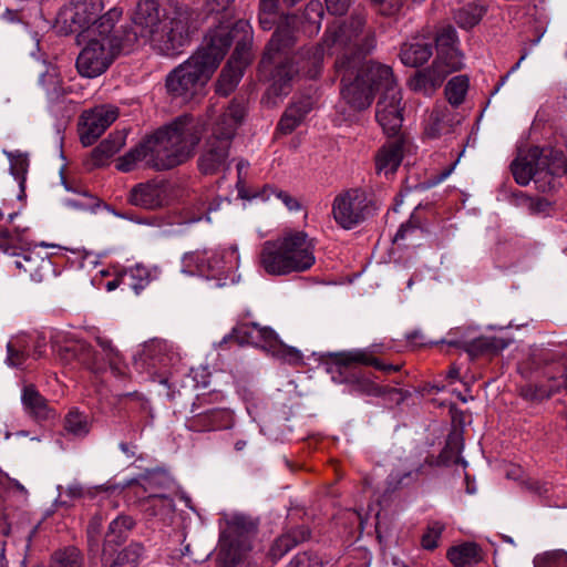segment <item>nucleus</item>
<instances>
[{
  "label": "nucleus",
  "mask_w": 567,
  "mask_h": 567,
  "mask_svg": "<svg viewBox=\"0 0 567 567\" xmlns=\"http://www.w3.org/2000/svg\"><path fill=\"white\" fill-rule=\"evenodd\" d=\"M125 279L128 280L127 285L136 292L140 293L151 282L150 271L143 266H136L125 274Z\"/></svg>",
  "instance_id": "obj_44"
},
{
  "label": "nucleus",
  "mask_w": 567,
  "mask_h": 567,
  "mask_svg": "<svg viewBox=\"0 0 567 567\" xmlns=\"http://www.w3.org/2000/svg\"><path fill=\"white\" fill-rule=\"evenodd\" d=\"M59 248L44 241L31 247L25 237V230L7 229L0 227V251L13 258L12 266L16 275L23 276L32 281L41 282L51 270L49 255H43L38 248Z\"/></svg>",
  "instance_id": "obj_9"
},
{
  "label": "nucleus",
  "mask_w": 567,
  "mask_h": 567,
  "mask_svg": "<svg viewBox=\"0 0 567 567\" xmlns=\"http://www.w3.org/2000/svg\"><path fill=\"white\" fill-rule=\"evenodd\" d=\"M32 341V337L31 336H28V334H18L16 337H13L7 344V350H11V351H17V350H21V351H25L28 352V349L30 347V343Z\"/></svg>",
  "instance_id": "obj_54"
},
{
  "label": "nucleus",
  "mask_w": 567,
  "mask_h": 567,
  "mask_svg": "<svg viewBox=\"0 0 567 567\" xmlns=\"http://www.w3.org/2000/svg\"><path fill=\"white\" fill-rule=\"evenodd\" d=\"M313 101L310 96H305L298 101L291 103L285 113H290L292 118H296L299 123L306 117V115L312 110Z\"/></svg>",
  "instance_id": "obj_50"
},
{
  "label": "nucleus",
  "mask_w": 567,
  "mask_h": 567,
  "mask_svg": "<svg viewBox=\"0 0 567 567\" xmlns=\"http://www.w3.org/2000/svg\"><path fill=\"white\" fill-rule=\"evenodd\" d=\"M445 525L439 520L429 522L426 529L421 538V546L426 550H433L439 546Z\"/></svg>",
  "instance_id": "obj_43"
},
{
  "label": "nucleus",
  "mask_w": 567,
  "mask_h": 567,
  "mask_svg": "<svg viewBox=\"0 0 567 567\" xmlns=\"http://www.w3.org/2000/svg\"><path fill=\"white\" fill-rule=\"evenodd\" d=\"M245 115L243 104L231 102L212 125L204 150L198 158L199 171L214 175L229 167V148L238 125Z\"/></svg>",
  "instance_id": "obj_8"
},
{
  "label": "nucleus",
  "mask_w": 567,
  "mask_h": 567,
  "mask_svg": "<svg viewBox=\"0 0 567 567\" xmlns=\"http://www.w3.org/2000/svg\"><path fill=\"white\" fill-rule=\"evenodd\" d=\"M309 537L307 528L300 527L282 534L272 544L269 555L272 559H280L290 549Z\"/></svg>",
  "instance_id": "obj_31"
},
{
  "label": "nucleus",
  "mask_w": 567,
  "mask_h": 567,
  "mask_svg": "<svg viewBox=\"0 0 567 567\" xmlns=\"http://www.w3.org/2000/svg\"><path fill=\"white\" fill-rule=\"evenodd\" d=\"M144 551L142 544L132 543L118 554L116 561L112 566L134 567L143 557Z\"/></svg>",
  "instance_id": "obj_42"
},
{
  "label": "nucleus",
  "mask_w": 567,
  "mask_h": 567,
  "mask_svg": "<svg viewBox=\"0 0 567 567\" xmlns=\"http://www.w3.org/2000/svg\"><path fill=\"white\" fill-rule=\"evenodd\" d=\"M404 138L395 137L384 144L375 154V171L385 176L393 174L403 158Z\"/></svg>",
  "instance_id": "obj_23"
},
{
  "label": "nucleus",
  "mask_w": 567,
  "mask_h": 567,
  "mask_svg": "<svg viewBox=\"0 0 567 567\" xmlns=\"http://www.w3.org/2000/svg\"><path fill=\"white\" fill-rule=\"evenodd\" d=\"M435 68L439 69L443 76L446 79L453 72L462 70L464 66L463 54L458 49H452L447 51H439L433 61Z\"/></svg>",
  "instance_id": "obj_33"
},
{
  "label": "nucleus",
  "mask_w": 567,
  "mask_h": 567,
  "mask_svg": "<svg viewBox=\"0 0 567 567\" xmlns=\"http://www.w3.org/2000/svg\"><path fill=\"white\" fill-rule=\"evenodd\" d=\"M457 122L452 111L445 105L435 106L424 121V136L436 140L454 132Z\"/></svg>",
  "instance_id": "obj_22"
},
{
  "label": "nucleus",
  "mask_w": 567,
  "mask_h": 567,
  "mask_svg": "<svg viewBox=\"0 0 567 567\" xmlns=\"http://www.w3.org/2000/svg\"><path fill=\"white\" fill-rule=\"evenodd\" d=\"M316 240L306 231L288 230L262 244L258 262L270 276L305 272L316 264Z\"/></svg>",
  "instance_id": "obj_6"
},
{
  "label": "nucleus",
  "mask_w": 567,
  "mask_h": 567,
  "mask_svg": "<svg viewBox=\"0 0 567 567\" xmlns=\"http://www.w3.org/2000/svg\"><path fill=\"white\" fill-rule=\"evenodd\" d=\"M118 110L113 105H100L85 111L80 131L81 143L84 146L92 145L104 131L117 118Z\"/></svg>",
  "instance_id": "obj_17"
},
{
  "label": "nucleus",
  "mask_w": 567,
  "mask_h": 567,
  "mask_svg": "<svg viewBox=\"0 0 567 567\" xmlns=\"http://www.w3.org/2000/svg\"><path fill=\"white\" fill-rule=\"evenodd\" d=\"M192 412L194 415L188 420L187 426L195 432L226 429L231 422V414L226 409H212L196 413L194 405Z\"/></svg>",
  "instance_id": "obj_21"
},
{
  "label": "nucleus",
  "mask_w": 567,
  "mask_h": 567,
  "mask_svg": "<svg viewBox=\"0 0 567 567\" xmlns=\"http://www.w3.org/2000/svg\"><path fill=\"white\" fill-rule=\"evenodd\" d=\"M7 351H8L7 362L11 367L18 368V367L22 365L28 357V352H25V351H21V350H17V351L7 350Z\"/></svg>",
  "instance_id": "obj_57"
},
{
  "label": "nucleus",
  "mask_w": 567,
  "mask_h": 567,
  "mask_svg": "<svg viewBox=\"0 0 567 567\" xmlns=\"http://www.w3.org/2000/svg\"><path fill=\"white\" fill-rule=\"evenodd\" d=\"M127 200L143 209H157L166 202L165 185L157 181L140 183L130 190Z\"/></svg>",
  "instance_id": "obj_20"
},
{
  "label": "nucleus",
  "mask_w": 567,
  "mask_h": 567,
  "mask_svg": "<svg viewBox=\"0 0 567 567\" xmlns=\"http://www.w3.org/2000/svg\"><path fill=\"white\" fill-rule=\"evenodd\" d=\"M3 153L10 161V169L13 175L19 177L27 172V158H24L21 154L16 155L8 151H3Z\"/></svg>",
  "instance_id": "obj_53"
},
{
  "label": "nucleus",
  "mask_w": 567,
  "mask_h": 567,
  "mask_svg": "<svg viewBox=\"0 0 567 567\" xmlns=\"http://www.w3.org/2000/svg\"><path fill=\"white\" fill-rule=\"evenodd\" d=\"M443 342L451 347L462 348L472 357H476L492 349H495L494 339L487 337H478L464 340L446 339Z\"/></svg>",
  "instance_id": "obj_35"
},
{
  "label": "nucleus",
  "mask_w": 567,
  "mask_h": 567,
  "mask_svg": "<svg viewBox=\"0 0 567 567\" xmlns=\"http://www.w3.org/2000/svg\"><path fill=\"white\" fill-rule=\"evenodd\" d=\"M238 261L239 255L236 246L208 251V277H216L225 270L236 267Z\"/></svg>",
  "instance_id": "obj_29"
},
{
  "label": "nucleus",
  "mask_w": 567,
  "mask_h": 567,
  "mask_svg": "<svg viewBox=\"0 0 567 567\" xmlns=\"http://www.w3.org/2000/svg\"><path fill=\"white\" fill-rule=\"evenodd\" d=\"M203 127L199 118L189 114L181 115L120 157L116 168L131 172L141 163L156 171L174 168L193 156Z\"/></svg>",
  "instance_id": "obj_2"
},
{
  "label": "nucleus",
  "mask_w": 567,
  "mask_h": 567,
  "mask_svg": "<svg viewBox=\"0 0 567 567\" xmlns=\"http://www.w3.org/2000/svg\"><path fill=\"white\" fill-rule=\"evenodd\" d=\"M259 9L262 14H275L277 9V0H260Z\"/></svg>",
  "instance_id": "obj_62"
},
{
  "label": "nucleus",
  "mask_w": 567,
  "mask_h": 567,
  "mask_svg": "<svg viewBox=\"0 0 567 567\" xmlns=\"http://www.w3.org/2000/svg\"><path fill=\"white\" fill-rule=\"evenodd\" d=\"M381 349L379 346L373 344L371 349L364 350H352L348 352H342L337 354L336 362L343 369L344 371L351 368L354 364H363V365H372L377 370L384 372L385 374H390L393 372H398L401 370V364L393 363H383L381 362L375 354L380 353Z\"/></svg>",
  "instance_id": "obj_19"
},
{
  "label": "nucleus",
  "mask_w": 567,
  "mask_h": 567,
  "mask_svg": "<svg viewBox=\"0 0 567 567\" xmlns=\"http://www.w3.org/2000/svg\"><path fill=\"white\" fill-rule=\"evenodd\" d=\"M454 567H468L482 559L481 549L475 543H464L451 547L446 553Z\"/></svg>",
  "instance_id": "obj_30"
},
{
  "label": "nucleus",
  "mask_w": 567,
  "mask_h": 567,
  "mask_svg": "<svg viewBox=\"0 0 567 567\" xmlns=\"http://www.w3.org/2000/svg\"><path fill=\"white\" fill-rule=\"evenodd\" d=\"M102 39H92L76 59V69L85 78H96L104 73L120 53H130L138 45L137 30L130 23L121 25Z\"/></svg>",
  "instance_id": "obj_7"
},
{
  "label": "nucleus",
  "mask_w": 567,
  "mask_h": 567,
  "mask_svg": "<svg viewBox=\"0 0 567 567\" xmlns=\"http://www.w3.org/2000/svg\"><path fill=\"white\" fill-rule=\"evenodd\" d=\"M443 73L432 63L430 68L417 71L409 81L412 91L432 95L444 82Z\"/></svg>",
  "instance_id": "obj_26"
},
{
  "label": "nucleus",
  "mask_w": 567,
  "mask_h": 567,
  "mask_svg": "<svg viewBox=\"0 0 567 567\" xmlns=\"http://www.w3.org/2000/svg\"><path fill=\"white\" fill-rule=\"evenodd\" d=\"M435 464L432 456H426L423 463L414 466L413 468L406 471L395 470L388 477V485L392 489L401 488L403 486H408L409 484L415 482L420 476L425 474V466H433Z\"/></svg>",
  "instance_id": "obj_32"
},
{
  "label": "nucleus",
  "mask_w": 567,
  "mask_h": 567,
  "mask_svg": "<svg viewBox=\"0 0 567 567\" xmlns=\"http://www.w3.org/2000/svg\"><path fill=\"white\" fill-rule=\"evenodd\" d=\"M64 430L75 437H84L91 430L90 416L78 409H72L64 417Z\"/></svg>",
  "instance_id": "obj_34"
},
{
  "label": "nucleus",
  "mask_w": 567,
  "mask_h": 567,
  "mask_svg": "<svg viewBox=\"0 0 567 567\" xmlns=\"http://www.w3.org/2000/svg\"><path fill=\"white\" fill-rule=\"evenodd\" d=\"M328 12L334 16L344 14L351 3V0H324Z\"/></svg>",
  "instance_id": "obj_55"
},
{
  "label": "nucleus",
  "mask_w": 567,
  "mask_h": 567,
  "mask_svg": "<svg viewBox=\"0 0 567 567\" xmlns=\"http://www.w3.org/2000/svg\"><path fill=\"white\" fill-rule=\"evenodd\" d=\"M300 123L290 116V113H284L279 123L278 130L284 134L291 133Z\"/></svg>",
  "instance_id": "obj_56"
},
{
  "label": "nucleus",
  "mask_w": 567,
  "mask_h": 567,
  "mask_svg": "<svg viewBox=\"0 0 567 567\" xmlns=\"http://www.w3.org/2000/svg\"><path fill=\"white\" fill-rule=\"evenodd\" d=\"M134 526V520L130 516H118L110 523L107 537L110 542H120L126 533Z\"/></svg>",
  "instance_id": "obj_46"
},
{
  "label": "nucleus",
  "mask_w": 567,
  "mask_h": 567,
  "mask_svg": "<svg viewBox=\"0 0 567 567\" xmlns=\"http://www.w3.org/2000/svg\"><path fill=\"white\" fill-rule=\"evenodd\" d=\"M144 354L153 367H174L181 360L179 353L166 340H152L145 346Z\"/></svg>",
  "instance_id": "obj_25"
},
{
  "label": "nucleus",
  "mask_w": 567,
  "mask_h": 567,
  "mask_svg": "<svg viewBox=\"0 0 567 567\" xmlns=\"http://www.w3.org/2000/svg\"><path fill=\"white\" fill-rule=\"evenodd\" d=\"M381 90L383 92L377 103L375 118L385 134L396 136L403 121L402 94L393 75L392 83L381 85Z\"/></svg>",
  "instance_id": "obj_16"
},
{
  "label": "nucleus",
  "mask_w": 567,
  "mask_h": 567,
  "mask_svg": "<svg viewBox=\"0 0 567 567\" xmlns=\"http://www.w3.org/2000/svg\"><path fill=\"white\" fill-rule=\"evenodd\" d=\"M324 45L336 54L334 69L341 78V97L352 111L368 109L375 90L392 83V69L365 56L377 47L375 30L362 12L347 20H334L324 31Z\"/></svg>",
  "instance_id": "obj_1"
},
{
  "label": "nucleus",
  "mask_w": 567,
  "mask_h": 567,
  "mask_svg": "<svg viewBox=\"0 0 567 567\" xmlns=\"http://www.w3.org/2000/svg\"><path fill=\"white\" fill-rule=\"evenodd\" d=\"M102 10V0H78L64 10L63 17L64 21L69 22L71 32H81L92 27V32L96 30L100 35H107L116 30L115 23L120 20L122 11L112 8L100 16Z\"/></svg>",
  "instance_id": "obj_14"
},
{
  "label": "nucleus",
  "mask_w": 567,
  "mask_h": 567,
  "mask_svg": "<svg viewBox=\"0 0 567 567\" xmlns=\"http://www.w3.org/2000/svg\"><path fill=\"white\" fill-rule=\"evenodd\" d=\"M535 567H567V553L556 549L538 555L535 558Z\"/></svg>",
  "instance_id": "obj_47"
},
{
  "label": "nucleus",
  "mask_w": 567,
  "mask_h": 567,
  "mask_svg": "<svg viewBox=\"0 0 567 567\" xmlns=\"http://www.w3.org/2000/svg\"><path fill=\"white\" fill-rule=\"evenodd\" d=\"M295 40L289 29L277 30L268 42L261 59V64H276L271 75V84L264 97L270 106H276L284 96L288 95L293 82L300 76L316 79L320 75L324 53L332 55L324 45V37L320 44L302 48L292 58L288 51Z\"/></svg>",
  "instance_id": "obj_4"
},
{
  "label": "nucleus",
  "mask_w": 567,
  "mask_h": 567,
  "mask_svg": "<svg viewBox=\"0 0 567 567\" xmlns=\"http://www.w3.org/2000/svg\"><path fill=\"white\" fill-rule=\"evenodd\" d=\"M219 25L227 28L230 43L233 41L236 42L234 53L227 65L223 69L216 84V92L227 96L237 86L243 76V70L249 62V45L252 40V30L249 22L243 19L236 21L231 28L224 21Z\"/></svg>",
  "instance_id": "obj_13"
},
{
  "label": "nucleus",
  "mask_w": 567,
  "mask_h": 567,
  "mask_svg": "<svg viewBox=\"0 0 567 567\" xmlns=\"http://www.w3.org/2000/svg\"><path fill=\"white\" fill-rule=\"evenodd\" d=\"M121 146L122 144L116 141L105 140L101 142L92 152L93 164L95 166L102 165L104 161L117 153Z\"/></svg>",
  "instance_id": "obj_48"
},
{
  "label": "nucleus",
  "mask_w": 567,
  "mask_h": 567,
  "mask_svg": "<svg viewBox=\"0 0 567 567\" xmlns=\"http://www.w3.org/2000/svg\"><path fill=\"white\" fill-rule=\"evenodd\" d=\"M485 12L486 8L483 4L470 2L455 12L454 19L461 28L471 29L482 20Z\"/></svg>",
  "instance_id": "obj_36"
},
{
  "label": "nucleus",
  "mask_w": 567,
  "mask_h": 567,
  "mask_svg": "<svg viewBox=\"0 0 567 567\" xmlns=\"http://www.w3.org/2000/svg\"><path fill=\"white\" fill-rule=\"evenodd\" d=\"M143 512L151 517H158L164 523H171L174 517V499L164 494L150 495L141 503Z\"/></svg>",
  "instance_id": "obj_27"
},
{
  "label": "nucleus",
  "mask_w": 567,
  "mask_h": 567,
  "mask_svg": "<svg viewBox=\"0 0 567 567\" xmlns=\"http://www.w3.org/2000/svg\"><path fill=\"white\" fill-rule=\"evenodd\" d=\"M358 384L360 385V389L368 394L378 396L383 393L382 388L372 381L369 382L358 380Z\"/></svg>",
  "instance_id": "obj_59"
},
{
  "label": "nucleus",
  "mask_w": 567,
  "mask_h": 567,
  "mask_svg": "<svg viewBox=\"0 0 567 567\" xmlns=\"http://www.w3.org/2000/svg\"><path fill=\"white\" fill-rule=\"evenodd\" d=\"M432 54L431 43L415 39L402 44L400 60L406 66L416 68L427 62Z\"/></svg>",
  "instance_id": "obj_28"
},
{
  "label": "nucleus",
  "mask_w": 567,
  "mask_h": 567,
  "mask_svg": "<svg viewBox=\"0 0 567 567\" xmlns=\"http://www.w3.org/2000/svg\"><path fill=\"white\" fill-rule=\"evenodd\" d=\"M517 184L526 186L532 179L546 193L555 187V177L566 174V158L561 152L534 146L511 165Z\"/></svg>",
  "instance_id": "obj_10"
},
{
  "label": "nucleus",
  "mask_w": 567,
  "mask_h": 567,
  "mask_svg": "<svg viewBox=\"0 0 567 567\" xmlns=\"http://www.w3.org/2000/svg\"><path fill=\"white\" fill-rule=\"evenodd\" d=\"M258 522L244 514H235L226 522L217 550V561L235 565H256L251 557V539L256 535Z\"/></svg>",
  "instance_id": "obj_11"
},
{
  "label": "nucleus",
  "mask_w": 567,
  "mask_h": 567,
  "mask_svg": "<svg viewBox=\"0 0 567 567\" xmlns=\"http://www.w3.org/2000/svg\"><path fill=\"white\" fill-rule=\"evenodd\" d=\"M287 567H323V563L317 555L301 553L296 555Z\"/></svg>",
  "instance_id": "obj_51"
},
{
  "label": "nucleus",
  "mask_w": 567,
  "mask_h": 567,
  "mask_svg": "<svg viewBox=\"0 0 567 567\" xmlns=\"http://www.w3.org/2000/svg\"><path fill=\"white\" fill-rule=\"evenodd\" d=\"M33 341V357L39 359L43 355V348L45 347V339L42 334L38 333L35 339L32 338Z\"/></svg>",
  "instance_id": "obj_61"
},
{
  "label": "nucleus",
  "mask_w": 567,
  "mask_h": 567,
  "mask_svg": "<svg viewBox=\"0 0 567 567\" xmlns=\"http://www.w3.org/2000/svg\"><path fill=\"white\" fill-rule=\"evenodd\" d=\"M208 251H192L186 252L183 256V269L185 272L190 275H200L208 277V262H207Z\"/></svg>",
  "instance_id": "obj_38"
},
{
  "label": "nucleus",
  "mask_w": 567,
  "mask_h": 567,
  "mask_svg": "<svg viewBox=\"0 0 567 567\" xmlns=\"http://www.w3.org/2000/svg\"><path fill=\"white\" fill-rule=\"evenodd\" d=\"M40 84L50 101H58L64 95L62 80L54 68L48 69L40 78Z\"/></svg>",
  "instance_id": "obj_39"
},
{
  "label": "nucleus",
  "mask_w": 567,
  "mask_h": 567,
  "mask_svg": "<svg viewBox=\"0 0 567 567\" xmlns=\"http://www.w3.org/2000/svg\"><path fill=\"white\" fill-rule=\"evenodd\" d=\"M85 493L86 492L83 488V486L78 482L70 483L65 487L61 485L59 486L60 502L61 504L66 506L72 505L73 502L76 499L83 498L85 496Z\"/></svg>",
  "instance_id": "obj_49"
},
{
  "label": "nucleus",
  "mask_w": 567,
  "mask_h": 567,
  "mask_svg": "<svg viewBox=\"0 0 567 567\" xmlns=\"http://www.w3.org/2000/svg\"><path fill=\"white\" fill-rule=\"evenodd\" d=\"M374 207L368 194L361 188L348 189L336 196L332 215L344 229H352L373 214Z\"/></svg>",
  "instance_id": "obj_15"
},
{
  "label": "nucleus",
  "mask_w": 567,
  "mask_h": 567,
  "mask_svg": "<svg viewBox=\"0 0 567 567\" xmlns=\"http://www.w3.org/2000/svg\"><path fill=\"white\" fill-rule=\"evenodd\" d=\"M374 6L378 7L379 11L383 16H394L400 12L403 6L402 0H370Z\"/></svg>",
  "instance_id": "obj_52"
},
{
  "label": "nucleus",
  "mask_w": 567,
  "mask_h": 567,
  "mask_svg": "<svg viewBox=\"0 0 567 567\" xmlns=\"http://www.w3.org/2000/svg\"><path fill=\"white\" fill-rule=\"evenodd\" d=\"M200 23V12L187 4L161 14L156 0H140L130 27L137 30L138 43L150 42L161 54L174 55L190 42Z\"/></svg>",
  "instance_id": "obj_3"
},
{
  "label": "nucleus",
  "mask_w": 567,
  "mask_h": 567,
  "mask_svg": "<svg viewBox=\"0 0 567 567\" xmlns=\"http://www.w3.org/2000/svg\"><path fill=\"white\" fill-rule=\"evenodd\" d=\"M269 352L272 353V355L281 359L282 361L292 364L298 365L302 362V354L299 350L296 348L288 347L284 344L275 334L274 340L269 344Z\"/></svg>",
  "instance_id": "obj_40"
},
{
  "label": "nucleus",
  "mask_w": 567,
  "mask_h": 567,
  "mask_svg": "<svg viewBox=\"0 0 567 567\" xmlns=\"http://www.w3.org/2000/svg\"><path fill=\"white\" fill-rule=\"evenodd\" d=\"M275 18H276V13L269 16V14H262V12H260L259 13V23H260L261 28L264 30L271 29L275 23Z\"/></svg>",
  "instance_id": "obj_63"
},
{
  "label": "nucleus",
  "mask_w": 567,
  "mask_h": 567,
  "mask_svg": "<svg viewBox=\"0 0 567 567\" xmlns=\"http://www.w3.org/2000/svg\"><path fill=\"white\" fill-rule=\"evenodd\" d=\"M275 334L272 329L261 327L258 323H240L223 338L220 346L235 340L240 346L250 344L268 351Z\"/></svg>",
  "instance_id": "obj_18"
},
{
  "label": "nucleus",
  "mask_w": 567,
  "mask_h": 567,
  "mask_svg": "<svg viewBox=\"0 0 567 567\" xmlns=\"http://www.w3.org/2000/svg\"><path fill=\"white\" fill-rule=\"evenodd\" d=\"M95 341L101 349V353L95 352L90 344L81 341H74L63 347L53 344L52 348L62 360L76 359L94 372L104 371L107 365L114 375L124 377L126 365L121 352L113 346L112 341L103 336H97Z\"/></svg>",
  "instance_id": "obj_12"
},
{
  "label": "nucleus",
  "mask_w": 567,
  "mask_h": 567,
  "mask_svg": "<svg viewBox=\"0 0 567 567\" xmlns=\"http://www.w3.org/2000/svg\"><path fill=\"white\" fill-rule=\"evenodd\" d=\"M436 51L458 49L456 30L452 25L442 27L435 37Z\"/></svg>",
  "instance_id": "obj_45"
},
{
  "label": "nucleus",
  "mask_w": 567,
  "mask_h": 567,
  "mask_svg": "<svg viewBox=\"0 0 567 567\" xmlns=\"http://www.w3.org/2000/svg\"><path fill=\"white\" fill-rule=\"evenodd\" d=\"M50 567H83V559L76 548L69 547L54 553Z\"/></svg>",
  "instance_id": "obj_41"
},
{
  "label": "nucleus",
  "mask_w": 567,
  "mask_h": 567,
  "mask_svg": "<svg viewBox=\"0 0 567 567\" xmlns=\"http://www.w3.org/2000/svg\"><path fill=\"white\" fill-rule=\"evenodd\" d=\"M468 90V78L466 75H456L452 78L445 86V96L452 106H458L464 102Z\"/></svg>",
  "instance_id": "obj_37"
},
{
  "label": "nucleus",
  "mask_w": 567,
  "mask_h": 567,
  "mask_svg": "<svg viewBox=\"0 0 567 567\" xmlns=\"http://www.w3.org/2000/svg\"><path fill=\"white\" fill-rule=\"evenodd\" d=\"M228 33L218 25L193 55L168 73L166 89L172 96L189 101L203 91L230 47Z\"/></svg>",
  "instance_id": "obj_5"
},
{
  "label": "nucleus",
  "mask_w": 567,
  "mask_h": 567,
  "mask_svg": "<svg viewBox=\"0 0 567 567\" xmlns=\"http://www.w3.org/2000/svg\"><path fill=\"white\" fill-rule=\"evenodd\" d=\"M276 196L282 200V203L286 205V207L289 209V210H299L300 209V204L299 202L290 196L288 193L286 192H282V190H278L276 193Z\"/></svg>",
  "instance_id": "obj_58"
},
{
  "label": "nucleus",
  "mask_w": 567,
  "mask_h": 567,
  "mask_svg": "<svg viewBox=\"0 0 567 567\" xmlns=\"http://www.w3.org/2000/svg\"><path fill=\"white\" fill-rule=\"evenodd\" d=\"M416 226L412 225L411 221H408L406 224H403L401 225V227L399 228L394 239L398 240V239H403L405 238L406 234L412 230V229H415Z\"/></svg>",
  "instance_id": "obj_64"
},
{
  "label": "nucleus",
  "mask_w": 567,
  "mask_h": 567,
  "mask_svg": "<svg viewBox=\"0 0 567 567\" xmlns=\"http://www.w3.org/2000/svg\"><path fill=\"white\" fill-rule=\"evenodd\" d=\"M220 200L218 203H210L209 205H206V203H203V207H202V213L198 214V216L194 217L192 219V221H198V220H202L204 217L210 221V217H209V214L213 212V210H216L219 205H220Z\"/></svg>",
  "instance_id": "obj_60"
},
{
  "label": "nucleus",
  "mask_w": 567,
  "mask_h": 567,
  "mask_svg": "<svg viewBox=\"0 0 567 567\" xmlns=\"http://www.w3.org/2000/svg\"><path fill=\"white\" fill-rule=\"evenodd\" d=\"M21 401L24 411L37 421H47L55 416V412L49 405L48 400L33 384L23 386Z\"/></svg>",
  "instance_id": "obj_24"
}]
</instances>
